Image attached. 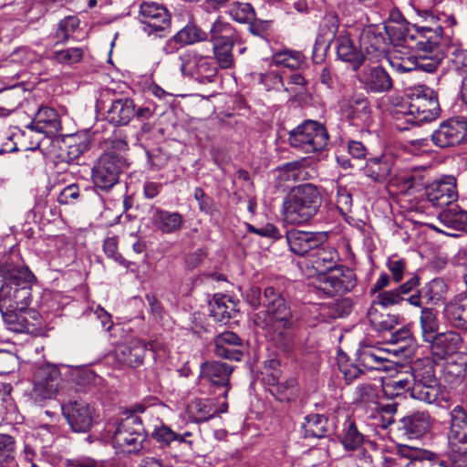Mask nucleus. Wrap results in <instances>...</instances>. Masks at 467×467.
Returning <instances> with one entry per match:
<instances>
[{
  "label": "nucleus",
  "mask_w": 467,
  "mask_h": 467,
  "mask_svg": "<svg viewBox=\"0 0 467 467\" xmlns=\"http://www.w3.org/2000/svg\"><path fill=\"white\" fill-rule=\"evenodd\" d=\"M263 306L254 315V325L265 331L277 348L289 351L294 345L296 327L289 305L278 290L267 286L264 291Z\"/></svg>",
  "instance_id": "obj_1"
},
{
  "label": "nucleus",
  "mask_w": 467,
  "mask_h": 467,
  "mask_svg": "<svg viewBox=\"0 0 467 467\" xmlns=\"http://www.w3.org/2000/svg\"><path fill=\"white\" fill-rule=\"evenodd\" d=\"M34 274L11 257L0 260V309L26 310L33 300Z\"/></svg>",
  "instance_id": "obj_2"
},
{
  "label": "nucleus",
  "mask_w": 467,
  "mask_h": 467,
  "mask_svg": "<svg viewBox=\"0 0 467 467\" xmlns=\"http://www.w3.org/2000/svg\"><path fill=\"white\" fill-rule=\"evenodd\" d=\"M407 107L394 114L399 130H409L410 126L420 125L435 119L440 114V105L435 91L426 86L415 88L409 98Z\"/></svg>",
  "instance_id": "obj_3"
},
{
  "label": "nucleus",
  "mask_w": 467,
  "mask_h": 467,
  "mask_svg": "<svg viewBox=\"0 0 467 467\" xmlns=\"http://www.w3.org/2000/svg\"><path fill=\"white\" fill-rule=\"evenodd\" d=\"M321 193L312 183L300 184L285 197L283 215L285 223L302 224L313 218L321 206Z\"/></svg>",
  "instance_id": "obj_4"
},
{
  "label": "nucleus",
  "mask_w": 467,
  "mask_h": 467,
  "mask_svg": "<svg viewBox=\"0 0 467 467\" xmlns=\"http://www.w3.org/2000/svg\"><path fill=\"white\" fill-rule=\"evenodd\" d=\"M289 143L305 153L323 150L328 141L325 126L318 121L307 119L289 131Z\"/></svg>",
  "instance_id": "obj_5"
},
{
  "label": "nucleus",
  "mask_w": 467,
  "mask_h": 467,
  "mask_svg": "<svg viewBox=\"0 0 467 467\" xmlns=\"http://www.w3.org/2000/svg\"><path fill=\"white\" fill-rule=\"evenodd\" d=\"M413 385L411 398L431 404L440 395V384L435 367L430 359H418L412 364Z\"/></svg>",
  "instance_id": "obj_6"
},
{
  "label": "nucleus",
  "mask_w": 467,
  "mask_h": 467,
  "mask_svg": "<svg viewBox=\"0 0 467 467\" xmlns=\"http://www.w3.org/2000/svg\"><path fill=\"white\" fill-rule=\"evenodd\" d=\"M145 440L141 419L134 413L128 414L118 423L112 441L114 447L124 453L138 452Z\"/></svg>",
  "instance_id": "obj_7"
},
{
  "label": "nucleus",
  "mask_w": 467,
  "mask_h": 467,
  "mask_svg": "<svg viewBox=\"0 0 467 467\" xmlns=\"http://www.w3.org/2000/svg\"><path fill=\"white\" fill-rule=\"evenodd\" d=\"M138 21L146 35L162 36L171 29V16L164 5L144 1L140 5Z\"/></svg>",
  "instance_id": "obj_8"
},
{
  "label": "nucleus",
  "mask_w": 467,
  "mask_h": 467,
  "mask_svg": "<svg viewBox=\"0 0 467 467\" xmlns=\"http://www.w3.org/2000/svg\"><path fill=\"white\" fill-rule=\"evenodd\" d=\"M180 70L183 76L193 78L200 83L213 82L217 74L213 58L203 56L196 50L189 49L179 56Z\"/></svg>",
  "instance_id": "obj_9"
},
{
  "label": "nucleus",
  "mask_w": 467,
  "mask_h": 467,
  "mask_svg": "<svg viewBox=\"0 0 467 467\" xmlns=\"http://www.w3.org/2000/svg\"><path fill=\"white\" fill-rule=\"evenodd\" d=\"M125 167L126 161L121 155L107 150L93 166L92 180L97 187L109 190L118 182Z\"/></svg>",
  "instance_id": "obj_10"
},
{
  "label": "nucleus",
  "mask_w": 467,
  "mask_h": 467,
  "mask_svg": "<svg viewBox=\"0 0 467 467\" xmlns=\"http://www.w3.org/2000/svg\"><path fill=\"white\" fill-rule=\"evenodd\" d=\"M441 25L433 27V30H425L424 32L430 33L426 36L428 44L422 46H416L413 49L416 51L419 69L431 73L437 69L443 59V54L439 50V41L442 34L449 33L443 31Z\"/></svg>",
  "instance_id": "obj_11"
},
{
  "label": "nucleus",
  "mask_w": 467,
  "mask_h": 467,
  "mask_svg": "<svg viewBox=\"0 0 467 467\" xmlns=\"http://www.w3.org/2000/svg\"><path fill=\"white\" fill-rule=\"evenodd\" d=\"M386 36L396 47H404L413 49L416 46L428 44L426 36L430 33L425 30H433V27L410 26L406 23H392L384 26Z\"/></svg>",
  "instance_id": "obj_12"
},
{
  "label": "nucleus",
  "mask_w": 467,
  "mask_h": 467,
  "mask_svg": "<svg viewBox=\"0 0 467 467\" xmlns=\"http://www.w3.org/2000/svg\"><path fill=\"white\" fill-rule=\"evenodd\" d=\"M357 26L342 27L339 34L334 39L337 57L344 62L349 63L353 70H358L365 61L363 51L354 42L358 37Z\"/></svg>",
  "instance_id": "obj_13"
},
{
  "label": "nucleus",
  "mask_w": 467,
  "mask_h": 467,
  "mask_svg": "<svg viewBox=\"0 0 467 467\" xmlns=\"http://www.w3.org/2000/svg\"><path fill=\"white\" fill-rule=\"evenodd\" d=\"M467 134V119L451 118L442 121L432 132L431 140L439 148H450L461 144Z\"/></svg>",
  "instance_id": "obj_14"
},
{
  "label": "nucleus",
  "mask_w": 467,
  "mask_h": 467,
  "mask_svg": "<svg viewBox=\"0 0 467 467\" xmlns=\"http://www.w3.org/2000/svg\"><path fill=\"white\" fill-rule=\"evenodd\" d=\"M357 285L356 275L349 268H335L320 276L319 288L329 296L350 292Z\"/></svg>",
  "instance_id": "obj_15"
},
{
  "label": "nucleus",
  "mask_w": 467,
  "mask_h": 467,
  "mask_svg": "<svg viewBox=\"0 0 467 467\" xmlns=\"http://www.w3.org/2000/svg\"><path fill=\"white\" fill-rule=\"evenodd\" d=\"M61 410L72 431L87 432L90 430L93 424L94 410L87 402L69 400L62 403Z\"/></svg>",
  "instance_id": "obj_16"
},
{
  "label": "nucleus",
  "mask_w": 467,
  "mask_h": 467,
  "mask_svg": "<svg viewBox=\"0 0 467 467\" xmlns=\"http://www.w3.org/2000/svg\"><path fill=\"white\" fill-rule=\"evenodd\" d=\"M357 78L368 93H387L393 88L391 77L380 66L364 67L358 71Z\"/></svg>",
  "instance_id": "obj_17"
},
{
  "label": "nucleus",
  "mask_w": 467,
  "mask_h": 467,
  "mask_svg": "<svg viewBox=\"0 0 467 467\" xmlns=\"http://www.w3.org/2000/svg\"><path fill=\"white\" fill-rule=\"evenodd\" d=\"M358 37L360 49L375 59H379L387 50L385 28L376 25L359 27Z\"/></svg>",
  "instance_id": "obj_18"
},
{
  "label": "nucleus",
  "mask_w": 467,
  "mask_h": 467,
  "mask_svg": "<svg viewBox=\"0 0 467 467\" xmlns=\"http://www.w3.org/2000/svg\"><path fill=\"white\" fill-rule=\"evenodd\" d=\"M426 196L433 206L443 209L451 205L458 198L456 179L453 176H443L426 187Z\"/></svg>",
  "instance_id": "obj_19"
},
{
  "label": "nucleus",
  "mask_w": 467,
  "mask_h": 467,
  "mask_svg": "<svg viewBox=\"0 0 467 467\" xmlns=\"http://www.w3.org/2000/svg\"><path fill=\"white\" fill-rule=\"evenodd\" d=\"M59 369L52 365L40 367L34 375V395L40 400L53 399L58 391Z\"/></svg>",
  "instance_id": "obj_20"
},
{
  "label": "nucleus",
  "mask_w": 467,
  "mask_h": 467,
  "mask_svg": "<svg viewBox=\"0 0 467 467\" xmlns=\"http://www.w3.org/2000/svg\"><path fill=\"white\" fill-rule=\"evenodd\" d=\"M285 238L292 253L299 256H310L316 248L326 242L327 235L321 232L291 230L286 233Z\"/></svg>",
  "instance_id": "obj_21"
},
{
  "label": "nucleus",
  "mask_w": 467,
  "mask_h": 467,
  "mask_svg": "<svg viewBox=\"0 0 467 467\" xmlns=\"http://www.w3.org/2000/svg\"><path fill=\"white\" fill-rule=\"evenodd\" d=\"M234 368L226 363L209 361L201 366V376L202 379L222 389L218 396L226 400L230 389L229 378Z\"/></svg>",
  "instance_id": "obj_22"
},
{
  "label": "nucleus",
  "mask_w": 467,
  "mask_h": 467,
  "mask_svg": "<svg viewBox=\"0 0 467 467\" xmlns=\"http://www.w3.org/2000/svg\"><path fill=\"white\" fill-rule=\"evenodd\" d=\"M387 356V353L380 348L360 343L357 350L356 362L362 366L365 371L389 370L391 367V361Z\"/></svg>",
  "instance_id": "obj_23"
},
{
  "label": "nucleus",
  "mask_w": 467,
  "mask_h": 467,
  "mask_svg": "<svg viewBox=\"0 0 467 467\" xmlns=\"http://www.w3.org/2000/svg\"><path fill=\"white\" fill-rule=\"evenodd\" d=\"M448 292V285L442 278H433L426 283L417 293L406 298V301L416 307H421L422 300L426 304H438L443 300Z\"/></svg>",
  "instance_id": "obj_24"
},
{
  "label": "nucleus",
  "mask_w": 467,
  "mask_h": 467,
  "mask_svg": "<svg viewBox=\"0 0 467 467\" xmlns=\"http://www.w3.org/2000/svg\"><path fill=\"white\" fill-rule=\"evenodd\" d=\"M7 328L16 333H30L34 330L38 319V313L29 306L26 310L0 309Z\"/></svg>",
  "instance_id": "obj_25"
},
{
  "label": "nucleus",
  "mask_w": 467,
  "mask_h": 467,
  "mask_svg": "<svg viewBox=\"0 0 467 467\" xmlns=\"http://www.w3.org/2000/svg\"><path fill=\"white\" fill-rule=\"evenodd\" d=\"M243 340L232 331L220 333L214 339V352L218 357L239 361L244 355Z\"/></svg>",
  "instance_id": "obj_26"
},
{
  "label": "nucleus",
  "mask_w": 467,
  "mask_h": 467,
  "mask_svg": "<svg viewBox=\"0 0 467 467\" xmlns=\"http://www.w3.org/2000/svg\"><path fill=\"white\" fill-rule=\"evenodd\" d=\"M447 439L450 446L467 444V410L461 405L450 410Z\"/></svg>",
  "instance_id": "obj_27"
},
{
  "label": "nucleus",
  "mask_w": 467,
  "mask_h": 467,
  "mask_svg": "<svg viewBox=\"0 0 467 467\" xmlns=\"http://www.w3.org/2000/svg\"><path fill=\"white\" fill-rule=\"evenodd\" d=\"M148 344L141 339H132L129 343L119 346L115 350V358L120 364L130 368H137L143 362Z\"/></svg>",
  "instance_id": "obj_28"
},
{
  "label": "nucleus",
  "mask_w": 467,
  "mask_h": 467,
  "mask_svg": "<svg viewBox=\"0 0 467 467\" xmlns=\"http://www.w3.org/2000/svg\"><path fill=\"white\" fill-rule=\"evenodd\" d=\"M27 127L47 136H55L61 130V120L54 109L42 107Z\"/></svg>",
  "instance_id": "obj_29"
},
{
  "label": "nucleus",
  "mask_w": 467,
  "mask_h": 467,
  "mask_svg": "<svg viewBox=\"0 0 467 467\" xmlns=\"http://www.w3.org/2000/svg\"><path fill=\"white\" fill-rule=\"evenodd\" d=\"M151 223L162 234L179 232L183 225V216L178 212H170L160 207L150 208Z\"/></svg>",
  "instance_id": "obj_30"
},
{
  "label": "nucleus",
  "mask_w": 467,
  "mask_h": 467,
  "mask_svg": "<svg viewBox=\"0 0 467 467\" xmlns=\"http://www.w3.org/2000/svg\"><path fill=\"white\" fill-rule=\"evenodd\" d=\"M443 317L453 327L467 331V296H459L444 306Z\"/></svg>",
  "instance_id": "obj_31"
},
{
  "label": "nucleus",
  "mask_w": 467,
  "mask_h": 467,
  "mask_svg": "<svg viewBox=\"0 0 467 467\" xmlns=\"http://www.w3.org/2000/svg\"><path fill=\"white\" fill-rule=\"evenodd\" d=\"M426 342L431 344V349L435 355L443 358L460 349L462 339L457 332L447 331L439 334L435 333Z\"/></svg>",
  "instance_id": "obj_32"
},
{
  "label": "nucleus",
  "mask_w": 467,
  "mask_h": 467,
  "mask_svg": "<svg viewBox=\"0 0 467 467\" xmlns=\"http://www.w3.org/2000/svg\"><path fill=\"white\" fill-rule=\"evenodd\" d=\"M401 428L412 439L422 437L432 426V419L428 412L417 411L400 420Z\"/></svg>",
  "instance_id": "obj_33"
},
{
  "label": "nucleus",
  "mask_w": 467,
  "mask_h": 467,
  "mask_svg": "<svg viewBox=\"0 0 467 467\" xmlns=\"http://www.w3.org/2000/svg\"><path fill=\"white\" fill-rule=\"evenodd\" d=\"M108 119L116 126L127 125L135 117V104L130 98L117 99L112 101L107 111Z\"/></svg>",
  "instance_id": "obj_34"
},
{
  "label": "nucleus",
  "mask_w": 467,
  "mask_h": 467,
  "mask_svg": "<svg viewBox=\"0 0 467 467\" xmlns=\"http://www.w3.org/2000/svg\"><path fill=\"white\" fill-rule=\"evenodd\" d=\"M309 263L317 272L327 274L336 268L338 261L337 250L330 245L321 244L309 256Z\"/></svg>",
  "instance_id": "obj_35"
},
{
  "label": "nucleus",
  "mask_w": 467,
  "mask_h": 467,
  "mask_svg": "<svg viewBox=\"0 0 467 467\" xmlns=\"http://www.w3.org/2000/svg\"><path fill=\"white\" fill-rule=\"evenodd\" d=\"M344 111L356 125L367 124L370 119L369 102L362 94L352 96L344 107Z\"/></svg>",
  "instance_id": "obj_36"
},
{
  "label": "nucleus",
  "mask_w": 467,
  "mask_h": 467,
  "mask_svg": "<svg viewBox=\"0 0 467 467\" xmlns=\"http://www.w3.org/2000/svg\"><path fill=\"white\" fill-rule=\"evenodd\" d=\"M305 438H324L331 431L330 423L327 417L321 414H311L305 418L302 425Z\"/></svg>",
  "instance_id": "obj_37"
},
{
  "label": "nucleus",
  "mask_w": 467,
  "mask_h": 467,
  "mask_svg": "<svg viewBox=\"0 0 467 467\" xmlns=\"http://www.w3.org/2000/svg\"><path fill=\"white\" fill-rule=\"evenodd\" d=\"M392 169L390 157L380 156L370 158L364 167V174L374 182H381L389 178Z\"/></svg>",
  "instance_id": "obj_38"
},
{
  "label": "nucleus",
  "mask_w": 467,
  "mask_h": 467,
  "mask_svg": "<svg viewBox=\"0 0 467 467\" xmlns=\"http://www.w3.org/2000/svg\"><path fill=\"white\" fill-rule=\"evenodd\" d=\"M370 325L378 332H388L399 323V316L387 313L380 307L370 305L367 313Z\"/></svg>",
  "instance_id": "obj_39"
},
{
  "label": "nucleus",
  "mask_w": 467,
  "mask_h": 467,
  "mask_svg": "<svg viewBox=\"0 0 467 467\" xmlns=\"http://www.w3.org/2000/svg\"><path fill=\"white\" fill-rule=\"evenodd\" d=\"M210 316L215 322L225 324L234 314V308L226 296L215 295L209 302Z\"/></svg>",
  "instance_id": "obj_40"
},
{
  "label": "nucleus",
  "mask_w": 467,
  "mask_h": 467,
  "mask_svg": "<svg viewBox=\"0 0 467 467\" xmlns=\"http://www.w3.org/2000/svg\"><path fill=\"white\" fill-rule=\"evenodd\" d=\"M412 369V367L410 368ZM413 385V371L401 373L396 378L389 379L383 385V390L387 396L391 398L399 397L406 392L411 396V388Z\"/></svg>",
  "instance_id": "obj_41"
},
{
  "label": "nucleus",
  "mask_w": 467,
  "mask_h": 467,
  "mask_svg": "<svg viewBox=\"0 0 467 467\" xmlns=\"http://www.w3.org/2000/svg\"><path fill=\"white\" fill-rule=\"evenodd\" d=\"M190 418L195 422H203L218 415L217 408L211 399L194 400L189 406Z\"/></svg>",
  "instance_id": "obj_42"
},
{
  "label": "nucleus",
  "mask_w": 467,
  "mask_h": 467,
  "mask_svg": "<svg viewBox=\"0 0 467 467\" xmlns=\"http://www.w3.org/2000/svg\"><path fill=\"white\" fill-rule=\"evenodd\" d=\"M210 35L213 45L225 42H236L239 38L237 31L229 23L220 19L213 23Z\"/></svg>",
  "instance_id": "obj_43"
},
{
  "label": "nucleus",
  "mask_w": 467,
  "mask_h": 467,
  "mask_svg": "<svg viewBox=\"0 0 467 467\" xmlns=\"http://www.w3.org/2000/svg\"><path fill=\"white\" fill-rule=\"evenodd\" d=\"M364 441L363 434L358 430L354 421L348 420L342 430L341 443L347 451H356L361 447Z\"/></svg>",
  "instance_id": "obj_44"
},
{
  "label": "nucleus",
  "mask_w": 467,
  "mask_h": 467,
  "mask_svg": "<svg viewBox=\"0 0 467 467\" xmlns=\"http://www.w3.org/2000/svg\"><path fill=\"white\" fill-rule=\"evenodd\" d=\"M420 323L424 341L430 339L439 328L437 312L432 307H422L420 317Z\"/></svg>",
  "instance_id": "obj_45"
},
{
  "label": "nucleus",
  "mask_w": 467,
  "mask_h": 467,
  "mask_svg": "<svg viewBox=\"0 0 467 467\" xmlns=\"http://www.w3.org/2000/svg\"><path fill=\"white\" fill-rule=\"evenodd\" d=\"M70 379L72 383L83 390L92 386H97L101 382V378L97 376L88 368H78L74 369L71 372Z\"/></svg>",
  "instance_id": "obj_46"
},
{
  "label": "nucleus",
  "mask_w": 467,
  "mask_h": 467,
  "mask_svg": "<svg viewBox=\"0 0 467 467\" xmlns=\"http://www.w3.org/2000/svg\"><path fill=\"white\" fill-rule=\"evenodd\" d=\"M274 61L276 65H281L291 69L302 67L305 63V56L298 51L284 50L274 55Z\"/></svg>",
  "instance_id": "obj_47"
},
{
  "label": "nucleus",
  "mask_w": 467,
  "mask_h": 467,
  "mask_svg": "<svg viewBox=\"0 0 467 467\" xmlns=\"http://www.w3.org/2000/svg\"><path fill=\"white\" fill-rule=\"evenodd\" d=\"M234 44L235 42H225L213 45L214 57L221 68H231L234 66L233 48Z\"/></svg>",
  "instance_id": "obj_48"
},
{
  "label": "nucleus",
  "mask_w": 467,
  "mask_h": 467,
  "mask_svg": "<svg viewBox=\"0 0 467 467\" xmlns=\"http://www.w3.org/2000/svg\"><path fill=\"white\" fill-rule=\"evenodd\" d=\"M177 38L183 46L192 45L207 38V34L192 23L187 24L176 34Z\"/></svg>",
  "instance_id": "obj_49"
},
{
  "label": "nucleus",
  "mask_w": 467,
  "mask_h": 467,
  "mask_svg": "<svg viewBox=\"0 0 467 467\" xmlns=\"http://www.w3.org/2000/svg\"><path fill=\"white\" fill-rule=\"evenodd\" d=\"M404 299L396 288L378 293L374 296L371 305L386 310L388 307L400 305Z\"/></svg>",
  "instance_id": "obj_50"
},
{
  "label": "nucleus",
  "mask_w": 467,
  "mask_h": 467,
  "mask_svg": "<svg viewBox=\"0 0 467 467\" xmlns=\"http://www.w3.org/2000/svg\"><path fill=\"white\" fill-rule=\"evenodd\" d=\"M446 460L443 462L444 467H467V450L462 449L460 445L450 446L446 451Z\"/></svg>",
  "instance_id": "obj_51"
},
{
  "label": "nucleus",
  "mask_w": 467,
  "mask_h": 467,
  "mask_svg": "<svg viewBox=\"0 0 467 467\" xmlns=\"http://www.w3.org/2000/svg\"><path fill=\"white\" fill-rule=\"evenodd\" d=\"M261 374L264 383L273 389L274 386L277 385L281 379L282 373L280 368V362L274 358L265 361Z\"/></svg>",
  "instance_id": "obj_52"
},
{
  "label": "nucleus",
  "mask_w": 467,
  "mask_h": 467,
  "mask_svg": "<svg viewBox=\"0 0 467 467\" xmlns=\"http://www.w3.org/2000/svg\"><path fill=\"white\" fill-rule=\"evenodd\" d=\"M229 14L234 20L239 23H248L254 18V10L248 3H232Z\"/></svg>",
  "instance_id": "obj_53"
},
{
  "label": "nucleus",
  "mask_w": 467,
  "mask_h": 467,
  "mask_svg": "<svg viewBox=\"0 0 467 467\" xmlns=\"http://www.w3.org/2000/svg\"><path fill=\"white\" fill-rule=\"evenodd\" d=\"M444 218L454 227L467 230V212L460 210L457 205H452L442 211Z\"/></svg>",
  "instance_id": "obj_54"
},
{
  "label": "nucleus",
  "mask_w": 467,
  "mask_h": 467,
  "mask_svg": "<svg viewBox=\"0 0 467 467\" xmlns=\"http://www.w3.org/2000/svg\"><path fill=\"white\" fill-rule=\"evenodd\" d=\"M16 441L8 434H0V465L15 459Z\"/></svg>",
  "instance_id": "obj_55"
},
{
  "label": "nucleus",
  "mask_w": 467,
  "mask_h": 467,
  "mask_svg": "<svg viewBox=\"0 0 467 467\" xmlns=\"http://www.w3.org/2000/svg\"><path fill=\"white\" fill-rule=\"evenodd\" d=\"M82 57L83 50L81 48L71 47L54 52L51 58L61 64L71 65L79 62Z\"/></svg>",
  "instance_id": "obj_56"
},
{
  "label": "nucleus",
  "mask_w": 467,
  "mask_h": 467,
  "mask_svg": "<svg viewBox=\"0 0 467 467\" xmlns=\"http://www.w3.org/2000/svg\"><path fill=\"white\" fill-rule=\"evenodd\" d=\"M388 342L392 345H399V349L404 351L414 343L411 332L407 327H401L390 334Z\"/></svg>",
  "instance_id": "obj_57"
},
{
  "label": "nucleus",
  "mask_w": 467,
  "mask_h": 467,
  "mask_svg": "<svg viewBox=\"0 0 467 467\" xmlns=\"http://www.w3.org/2000/svg\"><path fill=\"white\" fill-rule=\"evenodd\" d=\"M465 371L466 364L464 361L449 360L443 368L444 375L451 382H456L463 379Z\"/></svg>",
  "instance_id": "obj_58"
},
{
  "label": "nucleus",
  "mask_w": 467,
  "mask_h": 467,
  "mask_svg": "<svg viewBox=\"0 0 467 467\" xmlns=\"http://www.w3.org/2000/svg\"><path fill=\"white\" fill-rule=\"evenodd\" d=\"M39 60V56L27 47H20L10 55V61L22 66H29Z\"/></svg>",
  "instance_id": "obj_59"
},
{
  "label": "nucleus",
  "mask_w": 467,
  "mask_h": 467,
  "mask_svg": "<svg viewBox=\"0 0 467 467\" xmlns=\"http://www.w3.org/2000/svg\"><path fill=\"white\" fill-rule=\"evenodd\" d=\"M296 380L294 378L286 379L285 382H278L276 386L270 389V392L279 400H289L293 395Z\"/></svg>",
  "instance_id": "obj_60"
},
{
  "label": "nucleus",
  "mask_w": 467,
  "mask_h": 467,
  "mask_svg": "<svg viewBox=\"0 0 467 467\" xmlns=\"http://www.w3.org/2000/svg\"><path fill=\"white\" fill-rule=\"evenodd\" d=\"M79 25V20L77 16H69L62 19L57 29V36L63 40H67L70 35L76 30Z\"/></svg>",
  "instance_id": "obj_61"
},
{
  "label": "nucleus",
  "mask_w": 467,
  "mask_h": 467,
  "mask_svg": "<svg viewBox=\"0 0 467 467\" xmlns=\"http://www.w3.org/2000/svg\"><path fill=\"white\" fill-rule=\"evenodd\" d=\"M152 438L162 446H169L176 438V432L171 428L161 423L155 427L151 433Z\"/></svg>",
  "instance_id": "obj_62"
},
{
  "label": "nucleus",
  "mask_w": 467,
  "mask_h": 467,
  "mask_svg": "<svg viewBox=\"0 0 467 467\" xmlns=\"http://www.w3.org/2000/svg\"><path fill=\"white\" fill-rule=\"evenodd\" d=\"M387 267L391 273V278L394 283H400L403 279L407 268V262L404 259L389 257L387 261Z\"/></svg>",
  "instance_id": "obj_63"
},
{
  "label": "nucleus",
  "mask_w": 467,
  "mask_h": 467,
  "mask_svg": "<svg viewBox=\"0 0 467 467\" xmlns=\"http://www.w3.org/2000/svg\"><path fill=\"white\" fill-rule=\"evenodd\" d=\"M377 400V391L371 385H360L355 391V400L358 403L369 404L375 403Z\"/></svg>",
  "instance_id": "obj_64"
}]
</instances>
